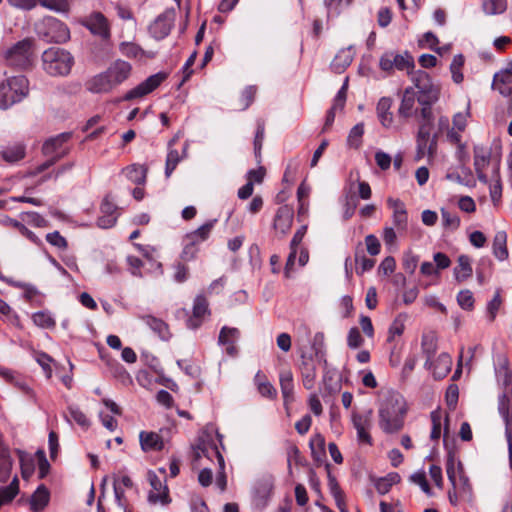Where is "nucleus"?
<instances>
[{"mask_svg":"<svg viewBox=\"0 0 512 512\" xmlns=\"http://www.w3.org/2000/svg\"><path fill=\"white\" fill-rule=\"evenodd\" d=\"M49 497L50 494L48 489L44 485H40L31 497V510L34 512H41L48 505Z\"/></svg>","mask_w":512,"mask_h":512,"instance_id":"33","label":"nucleus"},{"mask_svg":"<svg viewBox=\"0 0 512 512\" xmlns=\"http://www.w3.org/2000/svg\"><path fill=\"white\" fill-rule=\"evenodd\" d=\"M113 490H114L115 501H116L118 507L121 509L127 507V499L125 497V491H124V488H122L120 486V482L118 480H114Z\"/></svg>","mask_w":512,"mask_h":512,"instance_id":"60","label":"nucleus"},{"mask_svg":"<svg viewBox=\"0 0 512 512\" xmlns=\"http://www.w3.org/2000/svg\"><path fill=\"white\" fill-rule=\"evenodd\" d=\"M265 377L261 376L260 375V372H258L255 376V381H256V384H257V390L258 392L263 396V397H266V398H269V399H275L276 396H277V391L276 389L274 388V386L266 381L264 379Z\"/></svg>","mask_w":512,"mask_h":512,"instance_id":"41","label":"nucleus"},{"mask_svg":"<svg viewBox=\"0 0 512 512\" xmlns=\"http://www.w3.org/2000/svg\"><path fill=\"white\" fill-rule=\"evenodd\" d=\"M29 92V82L24 75L9 76L0 83V108L8 109L24 99Z\"/></svg>","mask_w":512,"mask_h":512,"instance_id":"3","label":"nucleus"},{"mask_svg":"<svg viewBox=\"0 0 512 512\" xmlns=\"http://www.w3.org/2000/svg\"><path fill=\"white\" fill-rule=\"evenodd\" d=\"M12 467L11 454L0 455V483H6L10 479Z\"/></svg>","mask_w":512,"mask_h":512,"instance_id":"43","label":"nucleus"},{"mask_svg":"<svg viewBox=\"0 0 512 512\" xmlns=\"http://www.w3.org/2000/svg\"><path fill=\"white\" fill-rule=\"evenodd\" d=\"M70 132L58 134L55 137L48 139L44 144L42 151L47 157H55L60 160L69 153V147L66 146L67 142L71 139Z\"/></svg>","mask_w":512,"mask_h":512,"instance_id":"12","label":"nucleus"},{"mask_svg":"<svg viewBox=\"0 0 512 512\" xmlns=\"http://www.w3.org/2000/svg\"><path fill=\"white\" fill-rule=\"evenodd\" d=\"M463 65H464L463 55L462 54L455 55L450 64V71L452 74V79L455 83H461L463 81V74L461 72Z\"/></svg>","mask_w":512,"mask_h":512,"instance_id":"46","label":"nucleus"},{"mask_svg":"<svg viewBox=\"0 0 512 512\" xmlns=\"http://www.w3.org/2000/svg\"><path fill=\"white\" fill-rule=\"evenodd\" d=\"M387 205L393 210L392 221L400 234L408 229V214L405 204L400 199L389 197Z\"/></svg>","mask_w":512,"mask_h":512,"instance_id":"18","label":"nucleus"},{"mask_svg":"<svg viewBox=\"0 0 512 512\" xmlns=\"http://www.w3.org/2000/svg\"><path fill=\"white\" fill-rule=\"evenodd\" d=\"M407 405L404 397L397 392L388 393L378 409L379 427L387 434L400 431L404 426Z\"/></svg>","mask_w":512,"mask_h":512,"instance_id":"2","label":"nucleus"},{"mask_svg":"<svg viewBox=\"0 0 512 512\" xmlns=\"http://www.w3.org/2000/svg\"><path fill=\"white\" fill-rule=\"evenodd\" d=\"M5 61L9 67L18 70H27L33 65V41L24 39L14 44L5 53Z\"/></svg>","mask_w":512,"mask_h":512,"instance_id":"5","label":"nucleus"},{"mask_svg":"<svg viewBox=\"0 0 512 512\" xmlns=\"http://www.w3.org/2000/svg\"><path fill=\"white\" fill-rule=\"evenodd\" d=\"M70 417L80 426L87 428L90 422L86 415L76 406H70L68 408Z\"/></svg>","mask_w":512,"mask_h":512,"instance_id":"55","label":"nucleus"},{"mask_svg":"<svg viewBox=\"0 0 512 512\" xmlns=\"http://www.w3.org/2000/svg\"><path fill=\"white\" fill-rule=\"evenodd\" d=\"M490 197L495 206L500 203L502 196V184L499 173V162L495 161L493 164V170L491 172L490 179L488 178Z\"/></svg>","mask_w":512,"mask_h":512,"instance_id":"25","label":"nucleus"},{"mask_svg":"<svg viewBox=\"0 0 512 512\" xmlns=\"http://www.w3.org/2000/svg\"><path fill=\"white\" fill-rule=\"evenodd\" d=\"M365 244H366L367 251L371 256H376L380 253L381 244L375 235H373V234L367 235L365 237Z\"/></svg>","mask_w":512,"mask_h":512,"instance_id":"57","label":"nucleus"},{"mask_svg":"<svg viewBox=\"0 0 512 512\" xmlns=\"http://www.w3.org/2000/svg\"><path fill=\"white\" fill-rule=\"evenodd\" d=\"M46 240L49 244L61 250H65L68 247L67 240L58 231L48 233Z\"/></svg>","mask_w":512,"mask_h":512,"instance_id":"54","label":"nucleus"},{"mask_svg":"<svg viewBox=\"0 0 512 512\" xmlns=\"http://www.w3.org/2000/svg\"><path fill=\"white\" fill-rule=\"evenodd\" d=\"M495 161L500 163V159L492 158L491 149L484 146L474 147V168L480 182L484 184L488 183V176L485 173V169L489 165L493 167Z\"/></svg>","mask_w":512,"mask_h":512,"instance_id":"13","label":"nucleus"},{"mask_svg":"<svg viewBox=\"0 0 512 512\" xmlns=\"http://www.w3.org/2000/svg\"><path fill=\"white\" fill-rule=\"evenodd\" d=\"M209 313L207 299L203 295L196 296L193 305V314L187 320V327L197 329L201 326L203 317Z\"/></svg>","mask_w":512,"mask_h":512,"instance_id":"19","label":"nucleus"},{"mask_svg":"<svg viewBox=\"0 0 512 512\" xmlns=\"http://www.w3.org/2000/svg\"><path fill=\"white\" fill-rule=\"evenodd\" d=\"M457 302L462 309L471 310L474 305L473 294L470 290H462L457 295Z\"/></svg>","mask_w":512,"mask_h":512,"instance_id":"53","label":"nucleus"},{"mask_svg":"<svg viewBox=\"0 0 512 512\" xmlns=\"http://www.w3.org/2000/svg\"><path fill=\"white\" fill-rule=\"evenodd\" d=\"M372 415L371 409L364 413L353 412L351 415V421L353 427L357 431V439L361 443L368 445L372 444V437L370 435V429L372 427Z\"/></svg>","mask_w":512,"mask_h":512,"instance_id":"11","label":"nucleus"},{"mask_svg":"<svg viewBox=\"0 0 512 512\" xmlns=\"http://www.w3.org/2000/svg\"><path fill=\"white\" fill-rule=\"evenodd\" d=\"M446 473L454 490L458 491L459 496L467 501L472 500V487L468 477L463 473L462 468L456 469L453 459H449L446 464Z\"/></svg>","mask_w":512,"mask_h":512,"instance_id":"9","label":"nucleus"},{"mask_svg":"<svg viewBox=\"0 0 512 512\" xmlns=\"http://www.w3.org/2000/svg\"><path fill=\"white\" fill-rule=\"evenodd\" d=\"M181 161V157L179 152L176 149L170 148L167 157H166V165H165V176L169 178L173 171L176 169L177 165Z\"/></svg>","mask_w":512,"mask_h":512,"instance_id":"49","label":"nucleus"},{"mask_svg":"<svg viewBox=\"0 0 512 512\" xmlns=\"http://www.w3.org/2000/svg\"><path fill=\"white\" fill-rule=\"evenodd\" d=\"M217 222L218 219L216 218L208 220L196 230L187 233L185 236L199 246L202 242L209 239Z\"/></svg>","mask_w":512,"mask_h":512,"instance_id":"26","label":"nucleus"},{"mask_svg":"<svg viewBox=\"0 0 512 512\" xmlns=\"http://www.w3.org/2000/svg\"><path fill=\"white\" fill-rule=\"evenodd\" d=\"M354 54L352 46L341 49L331 63L333 71L342 73L352 63Z\"/></svg>","mask_w":512,"mask_h":512,"instance_id":"29","label":"nucleus"},{"mask_svg":"<svg viewBox=\"0 0 512 512\" xmlns=\"http://www.w3.org/2000/svg\"><path fill=\"white\" fill-rule=\"evenodd\" d=\"M409 75L411 77V81L414 83L415 87L420 93L418 102L421 105H432L438 100L439 90L432 83L431 78L427 72L423 70H411Z\"/></svg>","mask_w":512,"mask_h":512,"instance_id":"7","label":"nucleus"},{"mask_svg":"<svg viewBox=\"0 0 512 512\" xmlns=\"http://www.w3.org/2000/svg\"><path fill=\"white\" fill-rule=\"evenodd\" d=\"M16 452L19 455L22 477L27 479L34 471L33 460L22 450H17Z\"/></svg>","mask_w":512,"mask_h":512,"instance_id":"47","label":"nucleus"},{"mask_svg":"<svg viewBox=\"0 0 512 512\" xmlns=\"http://www.w3.org/2000/svg\"><path fill=\"white\" fill-rule=\"evenodd\" d=\"M293 216V209L288 205L279 207L273 222L274 229L279 231L282 235L288 233L292 226Z\"/></svg>","mask_w":512,"mask_h":512,"instance_id":"20","label":"nucleus"},{"mask_svg":"<svg viewBox=\"0 0 512 512\" xmlns=\"http://www.w3.org/2000/svg\"><path fill=\"white\" fill-rule=\"evenodd\" d=\"M454 275L458 282H462L472 275L471 260L467 255L458 257V265L454 268Z\"/></svg>","mask_w":512,"mask_h":512,"instance_id":"38","label":"nucleus"},{"mask_svg":"<svg viewBox=\"0 0 512 512\" xmlns=\"http://www.w3.org/2000/svg\"><path fill=\"white\" fill-rule=\"evenodd\" d=\"M166 76L167 75L163 72L149 76L135 88L128 91L123 96V100L130 101L132 99L140 98L151 93L166 79Z\"/></svg>","mask_w":512,"mask_h":512,"instance_id":"15","label":"nucleus"},{"mask_svg":"<svg viewBox=\"0 0 512 512\" xmlns=\"http://www.w3.org/2000/svg\"><path fill=\"white\" fill-rule=\"evenodd\" d=\"M421 348L426 356L425 366H428L437 351V337L434 332H428L422 336Z\"/></svg>","mask_w":512,"mask_h":512,"instance_id":"36","label":"nucleus"},{"mask_svg":"<svg viewBox=\"0 0 512 512\" xmlns=\"http://www.w3.org/2000/svg\"><path fill=\"white\" fill-rule=\"evenodd\" d=\"M84 25L92 34L106 40L110 38V24L101 12H93L84 21Z\"/></svg>","mask_w":512,"mask_h":512,"instance_id":"17","label":"nucleus"},{"mask_svg":"<svg viewBox=\"0 0 512 512\" xmlns=\"http://www.w3.org/2000/svg\"><path fill=\"white\" fill-rule=\"evenodd\" d=\"M193 457L194 462L200 461L202 458L211 459V457H216L219 467L223 470L225 467L224 458L217 449L215 445L207 444L205 442H201L193 447Z\"/></svg>","mask_w":512,"mask_h":512,"instance_id":"22","label":"nucleus"},{"mask_svg":"<svg viewBox=\"0 0 512 512\" xmlns=\"http://www.w3.org/2000/svg\"><path fill=\"white\" fill-rule=\"evenodd\" d=\"M148 480L152 487L149 493L148 499L151 503H161L167 505L171 502L169 497L168 487L164 484L161 479L152 471L148 472Z\"/></svg>","mask_w":512,"mask_h":512,"instance_id":"16","label":"nucleus"},{"mask_svg":"<svg viewBox=\"0 0 512 512\" xmlns=\"http://www.w3.org/2000/svg\"><path fill=\"white\" fill-rule=\"evenodd\" d=\"M419 258L411 252L405 253L403 258V268L406 272L413 274L417 268Z\"/></svg>","mask_w":512,"mask_h":512,"instance_id":"62","label":"nucleus"},{"mask_svg":"<svg viewBox=\"0 0 512 512\" xmlns=\"http://www.w3.org/2000/svg\"><path fill=\"white\" fill-rule=\"evenodd\" d=\"M392 100L389 97H382L377 104V115L381 124L389 128L393 123V115L390 112Z\"/></svg>","mask_w":512,"mask_h":512,"instance_id":"32","label":"nucleus"},{"mask_svg":"<svg viewBox=\"0 0 512 512\" xmlns=\"http://www.w3.org/2000/svg\"><path fill=\"white\" fill-rule=\"evenodd\" d=\"M26 221L36 227H48V221L37 212H26L23 213Z\"/></svg>","mask_w":512,"mask_h":512,"instance_id":"61","label":"nucleus"},{"mask_svg":"<svg viewBox=\"0 0 512 512\" xmlns=\"http://www.w3.org/2000/svg\"><path fill=\"white\" fill-rule=\"evenodd\" d=\"M379 67L382 71L390 74L394 69L399 71H407L408 74L414 69L415 64L413 57L405 52L404 54H396L394 52H385L379 60Z\"/></svg>","mask_w":512,"mask_h":512,"instance_id":"8","label":"nucleus"},{"mask_svg":"<svg viewBox=\"0 0 512 512\" xmlns=\"http://www.w3.org/2000/svg\"><path fill=\"white\" fill-rule=\"evenodd\" d=\"M495 374L503 392L499 396L498 411L505 424V437L508 443L509 461L512 466V371L506 355L497 354L494 358Z\"/></svg>","mask_w":512,"mask_h":512,"instance_id":"1","label":"nucleus"},{"mask_svg":"<svg viewBox=\"0 0 512 512\" xmlns=\"http://www.w3.org/2000/svg\"><path fill=\"white\" fill-rule=\"evenodd\" d=\"M199 252V246L188 239L186 236L183 238V249L181 252V258L184 261H191L195 259L197 253Z\"/></svg>","mask_w":512,"mask_h":512,"instance_id":"48","label":"nucleus"},{"mask_svg":"<svg viewBox=\"0 0 512 512\" xmlns=\"http://www.w3.org/2000/svg\"><path fill=\"white\" fill-rule=\"evenodd\" d=\"M120 51L123 55L130 58L154 57V53H146L140 46L132 42H122L120 44Z\"/></svg>","mask_w":512,"mask_h":512,"instance_id":"40","label":"nucleus"},{"mask_svg":"<svg viewBox=\"0 0 512 512\" xmlns=\"http://www.w3.org/2000/svg\"><path fill=\"white\" fill-rule=\"evenodd\" d=\"M493 254L500 261L508 258L507 234L505 231H498L495 234L493 240Z\"/></svg>","mask_w":512,"mask_h":512,"instance_id":"35","label":"nucleus"},{"mask_svg":"<svg viewBox=\"0 0 512 512\" xmlns=\"http://www.w3.org/2000/svg\"><path fill=\"white\" fill-rule=\"evenodd\" d=\"M415 102L416 99L414 89L412 87L406 88L398 109L399 115L404 118L411 117L414 113Z\"/></svg>","mask_w":512,"mask_h":512,"instance_id":"31","label":"nucleus"},{"mask_svg":"<svg viewBox=\"0 0 512 512\" xmlns=\"http://www.w3.org/2000/svg\"><path fill=\"white\" fill-rule=\"evenodd\" d=\"M441 217L444 227L450 228L452 230H455L459 227L460 219L455 212L442 208Z\"/></svg>","mask_w":512,"mask_h":512,"instance_id":"50","label":"nucleus"},{"mask_svg":"<svg viewBox=\"0 0 512 512\" xmlns=\"http://www.w3.org/2000/svg\"><path fill=\"white\" fill-rule=\"evenodd\" d=\"M114 88L108 73H100L87 82V89L93 93H106Z\"/></svg>","mask_w":512,"mask_h":512,"instance_id":"27","label":"nucleus"},{"mask_svg":"<svg viewBox=\"0 0 512 512\" xmlns=\"http://www.w3.org/2000/svg\"><path fill=\"white\" fill-rule=\"evenodd\" d=\"M512 83V64L511 68H507L502 70L499 73H496L493 78V85H510Z\"/></svg>","mask_w":512,"mask_h":512,"instance_id":"58","label":"nucleus"},{"mask_svg":"<svg viewBox=\"0 0 512 512\" xmlns=\"http://www.w3.org/2000/svg\"><path fill=\"white\" fill-rule=\"evenodd\" d=\"M239 337L240 331L237 328L224 326L220 330L218 344L226 347L228 355L235 356L237 354L235 343Z\"/></svg>","mask_w":512,"mask_h":512,"instance_id":"21","label":"nucleus"},{"mask_svg":"<svg viewBox=\"0 0 512 512\" xmlns=\"http://www.w3.org/2000/svg\"><path fill=\"white\" fill-rule=\"evenodd\" d=\"M404 322L398 317L396 318L389 327L388 341H392L395 336H401L404 331Z\"/></svg>","mask_w":512,"mask_h":512,"instance_id":"64","label":"nucleus"},{"mask_svg":"<svg viewBox=\"0 0 512 512\" xmlns=\"http://www.w3.org/2000/svg\"><path fill=\"white\" fill-rule=\"evenodd\" d=\"M355 261L357 264L356 271L358 274L371 270L375 265V260L366 257L363 250L356 251Z\"/></svg>","mask_w":512,"mask_h":512,"instance_id":"45","label":"nucleus"},{"mask_svg":"<svg viewBox=\"0 0 512 512\" xmlns=\"http://www.w3.org/2000/svg\"><path fill=\"white\" fill-rule=\"evenodd\" d=\"M364 344V338L362 337L357 327H352L348 331L347 345L351 349L360 348Z\"/></svg>","mask_w":512,"mask_h":512,"instance_id":"51","label":"nucleus"},{"mask_svg":"<svg viewBox=\"0 0 512 512\" xmlns=\"http://www.w3.org/2000/svg\"><path fill=\"white\" fill-rule=\"evenodd\" d=\"M33 323L44 329L53 328L55 326V320L49 312L39 311L32 315Z\"/></svg>","mask_w":512,"mask_h":512,"instance_id":"44","label":"nucleus"},{"mask_svg":"<svg viewBox=\"0 0 512 512\" xmlns=\"http://www.w3.org/2000/svg\"><path fill=\"white\" fill-rule=\"evenodd\" d=\"M436 136L431 138V130L428 125L420 124L416 139L415 160L419 161L425 156L433 157L436 152Z\"/></svg>","mask_w":512,"mask_h":512,"instance_id":"10","label":"nucleus"},{"mask_svg":"<svg viewBox=\"0 0 512 512\" xmlns=\"http://www.w3.org/2000/svg\"><path fill=\"white\" fill-rule=\"evenodd\" d=\"M3 160L9 163H15L25 156V147L22 144H14L5 147L1 151Z\"/></svg>","mask_w":512,"mask_h":512,"instance_id":"39","label":"nucleus"},{"mask_svg":"<svg viewBox=\"0 0 512 512\" xmlns=\"http://www.w3.org/2000/svg\"><path fill=\"white\" fill-rule=\"evenodd\" d=\"M141 320L162 340H168L170 337L168 325L161 319L151 315H144Z\"/></svg>","mask_w":512,"mask_h":512,"instance_id":"30","label":"nucleus"},{"mask_svg":"<svg viewBox=\"0 0 512 512\" xmlns=\"http://www.w3.org/2000/svg\"><path fill=\"white\" fill-rule=\"evenodd\" d=\"M364 133L363 124H356L349 132L347 142L350 147L358 148Z\"/></svg>","mask_w":512,"mask_h":512,"instance_id":"52","label":"nucleus"},{"mask_svg":"<svg viewBox=\"0 0 512 512\" xmlns=\"http://www.w3.org/2000/svg\"><path fill=\"white\" fill-rule=\"evenodd\" d=\"M73 64L74 58L70 52L62 48L51 47L42 54L43 69L52 76L68 75Z\"/></svg>","mask_w":512,"mask_h":512,"instance_id":"4","label":"nucleus"},{"mask_svg":"<svg viewBox=\"0 0 512 512\" xmlns=\"http://www.w3.org/2000/svg\"><path fill=\"white\" fill-rule=\"evenodd\" d=\"M501 305L500 293L497 291L493 299L487 304V315L489 321L492 322L496 318L497 311Z\"/></svg>","mask_w":512,"mask_h":512,"instance_id":"59","label":"nucleus"},{"mask_svg":"<svg viewBox=\"0 0 512 512\" xmlns=\"http://www.w3.org/2000/svg\"><path fill=\"white\" fill-rule=\"evenodd\" d=\"M124 173L131 182L135 184H144L147 176V167L141 164H132L126 167Z\"/></svg>","mask_w":512,"mask_h":512,"instance_id":"37","label":"nucleus"},{"mask_svg":"<svg viewBox=\"0 0 512 512\" xmlns=\"http://www.w3.org/2000/svg\"><path fill=\"white\" fill-rule=\"evenodd\" d=\"M37 35L46 42L63 43L70 38L68 27L54 17H45L36 24Z\"/></svg>","mask_w":512,"mask_h":512,"instance_id":"6","label":"nucleus"},{"mask_svg":"<svg viewBox=\"0 0 512 512\" xmlns=\"http://www.w3.org/2000/svg\"><path fill=\"white\" fill-rule=\"evenodd\" d=\"M482 6L488 15L502 14L507 9V0H483Z\"/></svg>","mask_w":512,"mask_h":512,"instance_id":"42","label":"nucleus"},{"mask_svg":"<svg viewBox=\"0 0 512 512\" xmlns=\"http://www.w3.org/2000/svg\"><path fill=\"white\" fill-rule=\"evenodd\" d=\"M139 438L141 447L144 451L163 449V441L157 433L142 431Z\"/></svg>","mask_w":512,"mask_h":512,"instance_id":"34","label":"nucleus"},{"mask_svg":"<svg viewBox=\"0 0 512 512\" xmlns=\"http://www.w3.org/2000/svg\"><path fill=\"white\" fill-rule=\"evenodd\" d=\"M175 21L174 9H169L160 14L149 26V32L156 40H162L171 31Z\"/></svg>","mask_w":512,"mask_h":512,"instance_id":"14","label":"nucleus"},{"mask_svg":"<svg viewBox=\"0 0 512 512\" xmlns=\"http://www.w3.org/2000/svg\"><path fill=\"white\" fill-rule=\"evenodd\" d=\"M41 6L57 12L67 11V0H37Z\"/></svg>","mask_w":512,"mask_h":512,"instance_id":"56","label":"nucleus"},{"mask_svg":"<svg viewBox=\"0 0 512 512\" xmlns=\"http://www.w3.org/2000/svg\"><path fill=\"white\" fill-rule=\"evenodd\" d=\"M396 268V262L395 259L392 256H387L382 260L378 267L379 273H382L383 275H390L394 272Z\"/></svg>","mask_w":512,"mask_h":512,"instance_id":"63","label":"nucleus"},{"mask_svg":"<svg viewBox=\"0 0 512 512\" xmlns=\"http://www.w3.org/2000/svg\"><path fill=\"white\" fill-rule=\"evenodd\" d=\"M427 369L431 370L435 379H443L451 371L452 358L447 353H441L435 361L430 360Z\"/></svg>","mask_w":512,"mask_h":512,"instance_id":"23","label":"nucleus"},{"mask_svg":"<svg viewBox=\"0 0 512 512\" xmlns=\"http://www.w3.org/2000/svg\"><path fill=\"white\" fill-rule=\"evenodd\" d=\"M280 387L284 404L287 405L294 400V383L291 370H283L279 375Z\"/></svg>","mask_w":512,"mask_h":512,"instance_id":"28","label":"nucleus"},{"mask_svg":"<svg viewBox=\"0 0 512 512\" xmlns=\"http://www.w3.org/2000/svg\"><path fill=\"white\" fill-rule=\"evenodd\" d=\"M131 65L123 60H117L106 70L114 87L124 82L131 73Z\"/></svg>","mask_w":512,"mask_h":512,"instance_id":"24","label":"nucleus"}]
</instances>
